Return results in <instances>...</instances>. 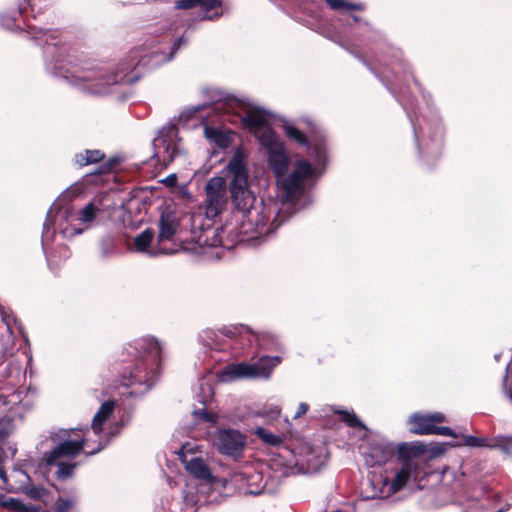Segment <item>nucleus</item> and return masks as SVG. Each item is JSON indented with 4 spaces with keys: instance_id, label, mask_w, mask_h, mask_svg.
<instances>
[{
    "instance_id": "f257e3e1",
    "label": "nucleus",
    "mask_w": 512,
    "mask_h": 512,
    "mask_svg": "<svg viewBox=\"0 0 512 512\" xmlns=\"http://www.w3.org/2000/svg\"><path fill=\"white\" fill-rule=\"evenodd\" d=\"M244 125L254 134L260 143L262 152L269 167L276 176L282 205L254 206L255 194L249 187V171L247 154L237 148L226 165L228 189L234 207L242 213L241 233L250 239L261 238L277 229L290 214L304 209L312 203L309 189L321 176L317 167L307 160L295 162L293 170L286 173L290 158L282 141L270 127V114L260 108H252L243 117Z\"/></svg>"
},
{
    "instance_id": "f03ea898",
    "label": "nucleus",
    "mask_w": 512,
    "mask_h": 512,
    "mask_svg": "<svg viewBox=\"0 0 512 512\" xmlns=\"http://www.w3.org/2000/svg\"><path fill=\"white\" fill-rule=\"evenodd\" d=\"M43 45L46 71L54 76L65 79L69 84L77 86L91 94H105L109 87L118 83L132 84L140 78L137 71L140 67L155 68L171 61L175 53L188 43L183 35L178 37L169 52L153 50L150 54L139 55L138 51L132 52L127 59H124L116 71L110 73L107 68L79 63L73 59L66 58V48L58 42L55 31H46L42 28H35L33 38L39 40Z\"/></svg>"
},
{
    "instance_id": "7ed1b4c3",
    "label": "nucleus",
    "mask_w": 512,
    "mask_h": 512,
    "mask_svg": "<svg viewBox=\"0 0 512 512\" xmlns=\"http://www.w3.org/2000/svg\"><path fill=\"white\" fill-rule=\"evenodd\" d=\"M133 364L123 377V396L141 398L154 386L161 373L163 351L161 344L151 336L134 340L126 347Z\"/></svg>"
},
{
    "instance_id": "20e7f679",
    "label": "nucleus",
    "mask_w": 512,
    "mask_h": 512,
    "mask_svg": "<svg viewBox=\"0 0 512 512\" xmlns=\"http://www.w3.org/2000/svg\"><path fill=\"white\" fill-rule=\"evenodd\" d=\"M54 205L48 211L46 221L43 225V240L50 234L58 231L63 238L71 239L92 228L99 216L106 210L103 197H94L85 204L78 212L74 213L70 208H59Z\"/></svg>"
},
{
    "instance_id": "39448f33",
    "label": "nucleus",
    "mask_w": 512,
    "mask_h": 512,
    "mask_svg": "<svg viewBox=\"0 0 512 512\" xmlns=\"http://www.w3.org/2000/svg\"><path fill=\"white\" fill-rule=\"evenodd\" d=\"M281 362L279 356H263L252 364L237 363L229 364L218 372V379L221 382H231L242 378H263L268 379L273 369Z\"/></svg>"
},
{
    "instance_id": "423d86ee",
    "label": "nucleus",
    "mask_w": 512,
    "mask_h": 512,
    "mask_svg": "<svg viewBox=\"0 0 512 512\" xmlns=\"http://www.w3.org/2000/svg\"><path fill=\"white\" fill-rule=\"evenodd\" d=\"M71 431L66 429L54 430L50 432L45 440L41 441V445L47 441H51V444L54 445L45 459L47 466H52L61 458H73L85 447H88L89 439L85 435L79 439H71Z\"/></svg>"
},
{
    "instance_id": "0eeeda50",
    "label": "nucleus",
    "mask_w": 512,
    "mask_h": 512,
    "mask_svg": "<svg viewBox=\"0 0 512 512\" xmlns=\"http://www.w3.org/2000/svg\"><path fill=\"white\" fill-rule=\"evenodd\" d=\"M153 147L154 156L165 166L183 157L178 129L175 125L163 126L153 139Z\"/></svg>"
},
{
    "instance_id": "6e6552de",
    "label": "nucleus",
    "mask_w": 512,
    "mask_h": 512,
    "mask_svg": "<svg viewBox=\"0 0 512 512\" xmlns=\"http://www.w3.org/2000/svg\"><path fill=\"white\" fill-rule=\"evenodd\" d=\"M205 213L208 218H214L220 214L227 205V185L224 177L214 176L208 180L205 186Z\"/></svg>"
},
{
    "instance_id": "1a4fd4ad",
    "label": "nucleus",
    "mask_w": 512,
    "mask_h": 512,
    "mask_svg": "<svg viewBox=\"0 0 512 512\" xmlns=\"http://www.w3.org/2000/svg\"><path fill=\"white\" fill-rule=\"evenodd\" d=\"M212 442L219 453L236 459L242 456L246 437L236 429H218L212 436Z\"/></svg>"
},
{
    "instance_id": "9d476101",
    "label": "nucleus",
    "mask_w": 512,
    "mask_h": 512,
    "mask_svg": "<svg viewBox=\"0 0 512 512\" xmlns=\"http://www.w3.org/2000/svg\"><path fill=\"white\" fill-rule=\"evenodd\" d=\"M283 131L286 137L301 146H306L309 150L310 156L313 157L315 166H324L326 162V148L322 143H317L313 147L309 144L306 134L303 132L301 126L284 120L282 124Z\"/></svg>"
},
{
    "instance_id": "9b49d317",
    "label": "nucleus",
    "mask_w": 512,
    "mask_h": 512,
    "mask_svg": "<svg viewBox=\"0 0 512 512\" xmlns=\"http://www.w3.org/2000/svg\"><path fill=\"white\" fill-rule=\"evenodd\" d=\"M389 478L382 474L372 473L361 490V499L358 503L362 506L368 500H380L388 498L392 493L388 492Z\"/></svg>"
},
{
    "instance_id": "f8f14e48",
    "label": "nucleus",
    "mask_w": 512,
    "mask_h": 512,
    "mask_svg": "<svg viewBox=\"0 0 512 512\" xmlns=\"http://www.w3.org/2000/svg\"><path fill=\"white\" fill-rule=\"evenodd\" d=\"M394 453L395 447L393 444L384 441H373L362 448L365 463L370 467L385 464L394 456Z\"/></svg>"
},
{
    "instance_id": "ddd939ff",
    "label": "nucleus",
    "mask_w": 512,
    "mask_h": 512,
    "mask_svg": "<svg viewBox=\"0 0 512 512\" xmlns=\"http://www.w3.org/2000/svg\"><path fill=\"white\" fill-rule=\"evenodd\" d=\"M446 421V416L441 412L413 413L409 417L411 432L416 435H433L436 424Z\"/></svg>"
},
{
    "instance_id": "4468645a",
    "label": "nucleus",
    "mask_w": 512,
    "mask_h": 512,
    "mask_svg": "<svg viewBox=\"0 0 512 512\" xmlns=\"http://www.w3.org/2000/svg\"><path fill=\"white\" fill-rule=\"evenodd\" d=\"M115 408V402L112 400H108L100 406L99 410L96 412L92 419L91 429L93 433L99 437L97 441V446L91 448L87 451L88 455H94L101 451L108 444V439L106 437H101L100 434L103 430L104 422L109 418Z\"/></svg>"
},
{
    "instance_id": "2eb2a0df",
    "label": "nucleus",
    "mask_w": 512,
    "mask_h": 512,
    "mask_svg": "<svg viewBox=\"0 0 512 512\" xmlns=\"http://www.w3.org/2000/svg\"><path fill=\"white\" fill-rule=\"evenodd\" d=\"M418 463L414 459L402 460L401 466L396 469L392 480H389L388 492L395 494L402 490L412 477H416Z\"/></svg>"
},
{
    "instance_id": "dca6fc26",
    "label": "nucleus",
    "mask_w": 512,
    "mask_h": 512,
    "mask_svg": "<svg viewBox=\"0 0 512 512\" xmlns=\"http://www.w3.org/2000/svg\"><path fill=\"white\" fill-rule=\"evenodd\" d=\"M459 437H461L462 442H454L450 444V447H459V446H468L472 448H481V447H488V448H498L501 447L502 450L505 453H509V448L506 445H502L501 443L503 441L507 443H512V435L497 437L491 441H489L487 438H481L476 437L473 435H466V434H459Z\"/></svg>"
},
{
    "instance_id": "f3484780",
    "label": "nucleus",
    "mask_w": 512,
    "mask_h": 512,
    "mask_svg": "<svg viewBox=\"0 0 512 512\" xmlns=\"http://www.w3.org/2000/svg\"><path fill=\"white\" fill-rule=\"evenodd\" d=\"M185 450L186 446H182L178 455L181 462L185 465L186 470L198 479H210L212 477L211 472L204 460L200 457H192L191 459H188L185 454Z\"/></svg>"
},
{
    "instance_id": "a211bd4d",
    "label": "nucleus",
    "mask_w": 512,
    "mask_h": 512,
    "mask_svg": "<svg viewBox=\"0 0 512 512\" xmlns=\"http://www.w3.org/2000/svg\"><path fill=\"white\" fill-rule=\"evenodd\" d=\"M431 147H427V154L438 155L441 151L442 140L444 136L443 125L437 115L426 120Z\"/></svg>"
},
{
    "instance_id": "6ab92c4d",
    "label": "nucleus",
    "mask_w": 512,
    "mask_h": 512,
    "mask_svg": "<svg viewBox=\"0 0 512 512\" xmlns=\"http://www.w3.org/2000/svg\"><path fill=\"white\" fill-rule=\"evenodd\" d=\"M15 477H17L20 482L21 490L31 499H41L46 496L47 491L44 487L40 485H34L31 482V478L27 475V473L23 470H16Z\"/></svg>"
},
{
    "instance_id": "aec40b11",
    "label": "nucleus",
    "mask_w": 512,
    "mask_h": 512,
    "mask_svg": "<svg viewBox=\"0 0 512 512\" xmlns=\"http://www.w3.org/2000/svg\"><path fill=\"white\" fill-rule=\"evenodd\" d=\"M235 481L246 483L245 493L250 495H259L264 489L262 478L258 473L246 474L239 473L234 476Z\"/></svg>"
},
{
    "instance_id": "412c9836",
    "label": "nucleus",
    "mask_w": 512,
    "mask_h": 512,
    "mask_svg": "<svg viewBox=\"0 0 512 512\" xmlns=\"http://www.w3.org/2000/svg\"><path fill=\"white\" fill-rule=\"evenodd\" d=\"M198 6L203 13L199 16L201 20H216L223 15L222 0H199Z\"/></svg>"
},
{
    "instance_id": "4be33fe9",
    "label": "nucleus",
    "mask_w": 512,
    "mask_h": 512,
    "mask_svg": "<svg viewBox=\"0 0 512 512\" xmlns=\"http://www.w3.org/2000/svg\"><path fill=\"white\" fill-rule=\"evenodd\" d=\"M177 222L169 216L162 215L159 222L158 241L171 240L177 230Z\"/></svg>"
},
{
    "instance_id": "5701e85b",
    "label": "nucleus",
    "mask_w": 512,
    "mask_h": 512,
    "mask_svg": "<svg viewBox=\"0 0 512 512\" xmlns=\"http://www.w3.org/2000/svg\"><path fill=\"white\" fill-rule=\"evenodd\" d=\"M425 451V446L416 442L402 443L398 447L399 457L403 460L413 459V457L422 455Z\"/></svg>"
},
{
    "instance_id": "b1692460",
    "label": "nucleus",
    "mask_w": 512,
    "mask_h": 512,
    "mask_svg": "<svg viewBox=\"0 0 512 512\" xmlns=\"http://www.w3.org/2000/svg\"><path fill=\"white\" fill-rule=\"evenodd\" d=\"M252 337L256 344L265 350H274L278 349L280 346V342L278 338L268 332L264 333H252Z\"/></svg>"
},
{
    "instance_id": "393cba45",
    "label": "nucleus",
    "mask_w": 512,
    "mask_h": 512,
    "mask_svg": "<svg viewBox=\"0 0 512 512\" xmlns=\"http://www.w3.org/2000/svg\"><path fill=\"white\" fill-rule=\"evenodd\" d=\"M154 237L152 229H146L138 234L134 239V245L137 251L155 255L156 253L149 251V245Z\"/></svg>"
},
{
    "instance_id": "a878e982",
    "label": "nucleus",
    "mask_w": 512,
    "mask_h": 512,
    "mask_svg": "<svg viewBox=\"0 0 512 512\" xmlns=\"http://www.w3.org/2000/svg\"><path fill=\"white\" fill-rule=\"evenodd\" d=\"M104 154L100 150H85L75 155V162L79 166L94 164L102 160Z\"/></svg>"
},
{
    "instance_id": "bb28decb",
    "label": "nucleus",
    "mask_w": 512,
    "mask_h": 512,
    "mask_svg": "<svg viewBox=\"0 0 512 512\" xmlns=\"http://www.w3.org/2000/svg\"><path fill=\"white\" fill-rule=\"evenodd\" d=\"M325 2L332 10L342 13H349L350 11H359L363 9L362 4L347 0H325Z\"/></svg>"
},
{
    "instance_id": "cd10ccee",
    "label": "nucleus",
    "mask_w": 512,
    "mask_h": 512,
    "mask_svg": "<svg viewBox=\"0 0 512 512\" xmlns=\"http://www.w3.org/2000/svg\"><path fill=\"white\" fill-rule=\"evenodd\" d=\"M116 244L111 238H103L99 242V258L108 260L116 255Z\"/></svg>"
},
{
    "instance_id": "c85d7f7f",
    "label": "nucleus",
    "mask_w": 512,
    "mask_h": 512,
    "mask_svg": "<svg viewBox=\"0 0 512 512\" xmlns=\"http://www.w3.org/2000/svg\"><path fill=\"white\" fill-rule=\"evenodd\" d=\"M205 137L211 141H214L219 147H226L228 144V139L225 135L222 134L221 131L214 127L206 126L204 128Z\"/></svg>"
},
{
    "instance_id": "c756f323",
    "label": "nucleus",
    "mask_w": 512,
    "mask_h": 512,
    "mask_svg": "<svg viewBox=\"0 0 512 512\" xmlns=\"http://www.w3.org/2000/svg\"><path fill=\"white\" fill-rule=\"evenodd\" d=\"M52 466H54V464ZM55 466H57L55 474L57 478L61 480L72 477L76 468V464L65 463L60 461V459L56 461Z\"/></svg>"
},
{
    "instance_id": "7c9ffc66",
    "label": "nucleus",
    "mask_w": 512,
    "mask_h": 512,
    "mask_svg": "<svg viewBox=\"0 0 512 512\" xmlns=\"http://www.w3.org/2000/svg\"><path fill=\"white\" fill-rule=\"evenodd\" d=\"M254 433L265 443L272 446H277L282 442V438L280 436L273 434L272 432L266 430L263 427H257Z\"/></svg>"
},
{
    "instance_id": "2f4dec72",
    "label": "nucleus",
    "mask_w": 512,
    "mask_h": 512,
    "mask_svg": "<svg viewBox=\"0 0 512 512\" xmlns=\"http://www.w3.org/2000/svg\"><path fill=\"white\" fill-rule=\"evenodd\" d=\"M341 416V420L345 422L348 426L359 429H366V426L362 423V421L357 417L354 412L349 411H338L337 412Z\"/></svg>"
},
{
    "instance_id": "473e14b6",
    "label": "nucleus",
    "mask_w": 512,
    "mask_h": 512,
    "mask_svg": "<svg viewBox=\"0 0 512 512\" xmlns=\"http://www.w3.org/2000/svg\"><path fill=\"white\" fill-rule=\"evenodd\" d=\"M75 505V499L59 497L55 503V512H70Z\"/></svg>"
},
{
    "instance_id": "72a5a7b5",
    "label": "nucleus",
    "mask_w": 512,
    "mask_h": 512,
    "mask_svg": "<svg viewBox=\"0 0 512 512\" xmlns=\"http://www.w3.org/2000/svg\"><path fill=\"white\" fill-rule=\"evenodd\" d=\"M7 506L9 507L10 510L16 512H30L34 510L30 505H27L22 501L14 498L9 499V501L7 502Z\"/></svg>"
},
{
    "instance_id": "f704fd0d",
    "label": "nucleus",
    "mask_w": 512,
    "mask_h": 512,
    "mask_svg": "<svg viewBox=\"0 0 512 512\" xmlns=\"http://www.w3.org/2000/svg\"><path fill=\"white\" fill-rule=\"evenodd\" d=\"M433 435L449 436V437H453V438L459 437V434L456 433L453 429H451L449 427L437 426V425L435 426V428L433 430Z\"/></svg>"
},
{
    "instance_id": "c9c22d12",
    "label": "nucleus",
    "mask_w": 512,
    "mask_h": 512,
    "mask_svg": "<svg viewBox=\"0 0 512 512\" xmlns=\"http://www.w3.org/2000/svg\"><path fill=\"white\" fill-rule=\"evenodd\" d=\"M199 0H178L175 2V9H191L198 6Z\"/></svg>"
},
{
    "instance_id": "e433bc0d",
    "label": "nucleus",
    "mask_w": 512,
    "mask_h": 512,
    "mask_svg": "<svg viewBox=\"0 0 512 512\" xmlns=\"http://www.w3.org/2000/svg\"><path fill=\"white\" fill-rule=\"evenodd\" d=\"M193 413L204 422H215L216 421V416L207 412L205 409H198V410H195Z\"/></svg>"
},
{
    "instance_id": "4c0bfd02",
    "label": "nucleus",
    "mask_w": 512,
    "mask_h": 512,
    "mask_svg": "<svg viewBox=\"0 0 512 512\" xmlns=\"http://www.w3.org/2000/svg\"><path fill=\"white\" fill-rule=\"evenodd\" d=\"M451 443H437L431 448V453L433 456H439L444 454L447 451L448 446Z\"/></svg>"
},
{
    "instance_id": "58836bf2",
    "label": "nucleus",
    "mask_w": 512,
    "mask_h": 512,
    "mask_svg": "<svg viewBox=\"0 0 512 512\" xmlns=\"http://www.w3.org/2000/svg\"><path fill=\"white\" fill-rule=\"evenodd\" d=\"M0 23L3 27H5L7 29H13L16 26L15 19L13 17H9L6 15L0 16Z\"/></svg>"
},
{
    "instance_id": "ea45409f",
    "label": "nucleus",
    "mask_w": 512,
    "mask_h": 512,
    "mask_svg": "<svg viewBox=\"0 0 512 512\" xmlns=\"http://www.w3.org/2000/svg\"><path fill=\"white\" fill-rule=\"evenodd\" d=\"M0 479L2 480V482L4 484H7L8 477H7L6 471L4 469V457L1 453H0Z\"/></svg>"
},
{
    "instance_id": "a19ab883",
    "label": "nucleus",
    "mask_w": 512,
    "mask_h": 512,
    "mask_svg": "<svg viewBox=\"0 0 512 512\" xmlns=\"http://www.w3.org/2000/svg\"><path fill=\"white\" fill-rule=\"evenodd\" d=\"M308 408H309L308 404L301 402L298 405V408L295 412L294 418H299V417L303 416L308 411Z\"/></svg>"
},
{
    "instance_id": "79ce46f5",
    "label": "nucleus",
    "mask_w": 512,
    "mask_h": 512,
    "mask_svg": "<svg viewBox=\"0 0 512 512\" xmlns=\"http://www.w3.org/2000/svg\"><path fill=\"white\" fill-rule=\"evenodd\" d=\"M163 183L167 184L168 186H174L177 183V176L175 174H171L163 180Z\"/></svg>"
},
{
    "instance_id": "37998d69",
    "label": "nucleus",
    "mask_w": 512,
    "mask_h": 512,
    "mask_svg": "<svg viewBox=\"0 0 512 512\" xmlns=\"http://www.w3.org/2000/svg\"><path fill=\"white\" fill-rule=\"evenodd\" d=\"M28 7H31L30 0H23L19 5V13H25L28 10Z\"/></svg>"
},
{
    "instance_id": "c03bdc74",
    "label": "nucleus",
    "mask_w": 512,
    "mask_h": 512,
    "mask_svg": "<svg viewBox=\"0 0 512 512\" xmlns=\"http://www.w3.org/2000/svg\"><path fill=\"white\" fill-rule=\"evenodd\" d=\"M400 69L403 71V73L407 72L406 71V66L404 64H402V63L395 64L394 67L392 68V71H393L394 74H396Z\"/></svg>"
},
{
    "instance_id": "a18cd8bd",
    "label": "nucleus",
    "mask_w": 512,
    "mask_h": 512,
    "mask_svg": "<svg viewBox=\"0 0 512 512\" xmlns=\"http://www.w3.org/2000/svg\"><path fill=\"white\" fill-rule=\"evenodd\" d=\"M201 389L206 393V397H211L212 388L209 384H201Z\"/></svg>"
},
{
    "instance_id": "49530a36",
    "label": "nucleus",
    "mask_w": 512,
    "mask_h": 512,
    "mask_svg": "<svg viewBox=\"0 0 512 512\" xmlns=\"http://www.w3.org/2000/svg\"><path fill=\"white\" fill-rule=\"evenodd\" d=\"M381 80L387 85L389 86V89L393 90V84L391 83V80L389 79L388 75H383V77L381 78Z\"/></svg>"
},
{
    "instance_id": "de8ad7c7",
    "label": "nucleus",
    "mask_w": 512,
    "mask_h": 512,
    "mask_svg": "<svg viewBox=\"0 0 512 512\" xmlns=\"http://www.w3.org/2000/svg\"><path fill=\"white\" fill-rule=\"evenodd\" d=\"M234 330H236V328H234ZM224 334L229 336V337H234L236 333L233 331V329L226 328L224 330Z\"/></svg>"
},
{
    "instance_id": "09e8293b",
    "label": "nucleus",
    "mask_w": 512,
    "mask_h": 512,
    "mask_svg": "<svg viewBox=\"0 0 512 512\" xmlns=\"http://www.w3.org/2000/svg\"><path fill=\"white\" fill-rule=\"evenodd\" d=\"M240 330L241 331H239V333H243V331H246L248 333H252L251 330L248 327H246V326H241Z\"/></svg>"
},
{
    "instance_id": "8fccbe9b",
    "label": "nucleus",
    "mask_w": 512,
    "mask_h": 512,
    "mask_svg": "<svg viewBox=\"0 0 512 512\" xmlns=\"http://www.w3.org/2000/svg\"><path fill=\"white\" fill-rule=\"evenodd\" d=\"M500 358H501V354L500 353L494 355L495 361H497V362L500 361Z\"/></svg>"
},
{
    "instance_id": "3c124183",
    "label": "nucleus",
    "mask_w": 512,
    "mask_h": 512,
    "mask_svg": "<svg viewBox=\"0 0 512 512\" xmlns=\"http://www.w3.org/2000/svg\"><path fill=\"white\" fill-rule=\"evenodd\" d=\"M199 402H201L203 405H206V403H207V399H206V398L201 397V398L199 399Z\"/></svg>"
},
{
    "instance_id": "603ef678",
    "label": "nucleus",
    "mask_w": 512,
    "mask_h": 512,
    "mask_svg": "<svg viewBox=\"0 0 512 512\" xmlns=\"http://www.w3.org/2000/svg\"><path fill=\"white\" fill-rule=\"evenodd\" d=\"M352 19H353L354 22L359 21V18L357 16H355V15H352Z\"/></svg>"
},
{
    "instance_id": "864d4df0",
    "label": "nucleus",
    "mask_w": 512,
    "mask_h": 512,
    "mask_svg": "<svg viewBox=\"0 0 512 512\" xmlns=\"http://www.w3.org/2000/svg\"><path fill=\"white\" fill-rule=\"evenodd\" d=\"M48 442H49V441L44 442V444H43V445H41V444H40V446H41V447H44V446L46 445V447H49V444H47Z\"/></svg>"
},
{
    "instance_id": "5fc2aeb1",
    "label": "nucleus",
    "mask_w": 512,
    "mask_h": 512,
    "mask_svg": "<svg viewBox=\"0 0 512 512\" xmlns=\"http://www.w3.org/2000/svg\"><path fill=\"white\" fill-rule=\"evenodd\" d=\"M275 413H276V414H279V413H280V409H276V410H275Z\"/></svg>"
}]
</instances>
